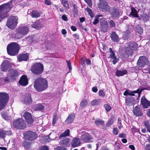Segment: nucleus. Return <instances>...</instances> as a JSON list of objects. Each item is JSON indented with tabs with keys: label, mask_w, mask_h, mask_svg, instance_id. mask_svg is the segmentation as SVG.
Here are the masks:
<instances>
[{
	"label": "nucleus",
	"mask_w": 150,
	"mask_h": 150,
	"mask_svg": "<svg viewBox=\"0 0 150 150\" xmlns=\"http://www.w3.org/2000/svg\"><path fill=\"white\" fill-rule=\"evenodd\" d=\"M34 87L37 91H42L48 87L47 80L42 78H38L35 81Z\"/></svg>",
	"instance_id": "nucleus-1"
},
{
	"label": "nucleus",
	"mask_w": 150,
	"mask_h": 150,
	"mask_svg": "<svg viewBox=\"0 0 150 150\" xmlns=\"http://www.w3.org/2000/svg\"><path fill=\"white\" fill-rule=\"evenodd\" d=\"M125 46V53L122 55V57L124 58L128 57L129 55H132L133 53V50H135L138 47L137 44L134 42L127 43Z\"/></svg>",
	"instance_id": "nucleus-2"
},
{
	"label": "nucleus",
	"mask_w": 150,
	"mask_h": 150,
	"mask_svg": "<svg viewBox=\"0 0 150 150\" xmlns=\"http://www.w3.org/2000/svg\"><path fill=\"white\" fill-rule=\"evenodd\" d=\"M13 7L11 2L0 6V21L7 17L6 13Z\"/></svg>",
	"instance_id": "nucleus-3"
},
{
	"label": "nucleus",
	"mask_w": 150,
	"mask_h": 150,
	"mask_svg": "<svg viewBox=\"0 0 150 150\" xmlns=\"http://www.w3.org/2000/svg\"><path fill=\"white\" fill-rule=\"evenodd\" d=\"M19 49L20 47L19 45L16 42L11 43L7 47V50L8 54L12 56L17 54Z\"/></svg>",
	"instance_id": "nucleus-4"
},
{
	"label": "nucleus",
	"mask_w": 150,
	"mask_h": 150,
	"mask_svg": "<svg viewBox=\"0 0 150 150\" xmlns=\"http://www.w3.org/2000/svg\"><path fill=\"white\" fill-rule=\"evenodd\" d=\"M30 69L32 72L34 74H40L43 71L44 66L40 63H36L32 66Z\"/></svg>",
	"instance_id": "nucleus-5"
},
{
	"label": "nucleus",
	"mask_w": 150,
	"mask_h": 150,
	"mask_svg": "<svg viewBox=\"0 0 150 150\" xmlns=\"http://www.w3.org/2000/svg\"><path fill=\"white\" fill-rule=\"evenodd\" d=\"M9 100V96L5 93H0V110L4 109Z\"/></svg>",
	"instance_id": "nucleus-6"
},
{
	"label": "nucleus",
	"mask_w": 150,
	"mask_h": 150,
	"mask_svg": "<svg viewBox=\"0 0 150 150\" xmlns=\"http://www.w3.org/2000/svg\"><path fill=\"white\" fill-rule=\"evenodd\" d=\"M29 28L26 26H23L17 29V33L16 34V36L17 38H21L24 35L27 34Z\"/></svg>",
	"instance_id": "nucleus-7"
},
{
	"label": "nucleus",
	"mask_w": 150,
	"mask_h": 150,
	"mask_svg": "<svg viewBox=\"0 0 150 150\" xmlns=\"http://www.w3.org/2000/svg\"><path fill=\"white\" fill-rule=\"evenodd\" d=\"M24 136L26 139L31 141L35 140L38 137L36 133L31 131L25 132L24 134Z\"/></svg>",
	"instance_id": "nucleus-8"
},
{
	"label": "nucleus",
	"mask_w": 150,
	"mask_h": 150,
	"mask_svg": "<svg viewBox=\"0 0 150 150\" xmlns=\"http://www.w3.org/2000/svg\"><path fill=\"white\" fill-rule=\"evenodd\" d=\"M17 18L15 16H12L8 18L6 25L11 29H13L17 24Z\"/></svg>",
	"instance_id": "nucleus-9"
},
{
	"label": "nucleus",
	"mask_w": 150,
	"mask_h": 150,
	"mask_svg": "<svg viewBox=\"0 0 150 150\" xmlns=\"http://www.w3.org/2000/svg\"><path fill=\"white\" fill-rule=\"evenodd\" d=\"M13 125L15 127L20 129H23L26 126L24 120L21 118L14 120L13 122Z\"/></svg>",
	"instance_id": "nucleus-10"
},
{
	"label": "nucleus",
	"mask_w": 150,
	"mask_h": 150,
	"mask_svg": "<svg viewBox=\"0 0 150 150\" xmlns=\"http://www.w3.org/2000/svg\"><path fill=\"white\" fill-rule=\"evenodd\" d=\"M25 119V121L28 125L32 124L33 121L31 114L28 112L25 111L23 116Z\"/></svg>",
	"instance_id": "nucleus-11"
},
{
	"label": "nucleus",
	"mask_w": 150,
	"mask_h": 150,
	"mask_svg": "<svg viewBox=\"0 0 150 150\" xmlns=\"http://www.w3.org/2000/svg\"><path fill=\"white\" fill-rule=\"evenodd\" d=\"M109 50L110 54L109 57L111 59V61L115 64L119 61V59L115 55L114 51L112 50L111 48H110Z\"/></svg>",
	"instance_id": "nucleus-12"
},
{
	"label": "nucleus",
	"mask_w": 150,
	"mask_h": 150,
	"mask_svg": "<svg viewBox=\"0 0 150 150\" xmlns=\"http://www.w3.org/2000/svg\"><path fill=\"white\" fill-rule=\"evenodd\" d=\"M19 75L18 73L16 70L12 69L9 71L8 74V77L11 80H15Z\"/></svg>",
	"instance_id": "nucleus-13"
},
{
	"label": "nucleus",
	"mask_w": 150,
	"mask_h": 150,
	"mask_svg": "<svg viewBox=\"0 0 150 150\" xmlns=\"http://www.w3.org/2000/svg\"><path fill=\"white\" fill-rule=\"evenodd\" d=\"M98 7L103 11H108L109 10L110 7L108 3L104 1H102L98 5Z\"/></svg>",
	"instance_id": "nucleus-14"
},
{
	"label": "nucleus",
	"mask_w": 150,
	"mask_h": 150,
	"mask_svg": "<svg viewBox=\"0 0 150 150\" xmlns=\"http://www.w3.org/2000/svg\"><path fill=\"white\" fill-rule=\"evenodd\" d=\"M143 89L142 88H138L136 91H131L129 90H126L124 93V95L125 96L130 95L132 96H135V93H138L139 95L140 94Z\"/></svg>",
	"instance_id": "nucleus-15"
},
{
	"label": "nucleus",
	"mask_w": 150,
	"mask_h": 150,
	"mask_svg": "<svg viewBox=\"0 0 150 150\" xmlns=\"http://www.w3.org/2000/svg\"><path fill=\"white\" fill-rule=\"evenodd\" d=\"M110 12L112 17L113 18H118L120 16V13L117 8L112 7L110 9Z\"/></svg>",
	"instance_id": "nucleus-16"
},
{
	"label": "nucleus",
	"mask_w": 150,
	"mask_h": 150,
	"mask_svg": "<svg viewBox=\"0 0 150 150\" xmlns=\"http://www.w3.org/2000/svg\"><path fill=\"white\" fill-rule=\"evenodd\" d=\"M147 61V58L144 56L140 57L137 62V65L140 67H143Z\"/></svg>",
	"instance_id": "nucleus-17"
},
{
	"label": "nucleus",
	"mask_w": 150,
	"mask_h": 150,
	"mask_svg": "<svg viewBox=\"0 0 150 150\" xmlns=\"http://www.w3.org/2000/svg\"><path fill=\"white\" fill-rule=\"evenodd\" d=\"M100 29L101 31L105 32L107 31L108 28V26L106 21L104 20L100 22Z\"/></svg>",
	"instance_id": "nucleus-18"
},
{
	"label": "nucleus",
	"mask_w": 150,
	"mask_h": 150,
	"mask_svg": "<svg viewBox=\"0 0 150 150\" xmlns=\"http://www.w3.org/2000/svg\"><path fill=\"white\" fill-rule=\"evenodd\" d=\"M11 67L10 62L8 61H4L1 65V69L2 71H6Z\"/></svg>",
	"instance_id": "nucleus-19"
},
{
	"label": "nucleus",
	"mask_w": 150,
	"mask_h": 150,
	"mask_svg": "<svg viewBox=\"0 0 150 150\" xmlns=\"http://www.w3.org/2000/svg\"><path fill=\"white\" fill-rule=\"evenodd\" d=\"M28 83V81L27 76L25 75H22L19 81V84L20 85L24 86H26Z\"/></svg>",
	"instance_id": "nucleus-20"
},
{
	"label": "nucleus",
	"mask_w": 150,
	"mask_h": 150,
	"mask_svg": "<svg viewBox=\"0 0 150 150\" xmlns=\"http://www.w3.org/2000/svg\"><path fill=\"white\" fill-rule=\"evenodd\" d=\"M141 102L142 106L144 108H147L150 106V101L147 100L144 96L142 97Z\"/></svg>",
	"instance_id": "nucleus-21"
},
{
	"label": "nucleus",
	"mask_w": 150,
	"mask_h": 150,
	"mask_svg": "<svg viewBox=\"0 0 150 150\" xmlns=\"http://www.w3.org/2000/svg\"><path fill=\"white\" fill-rule=\"evenodd\" d=\"M81 144L80 139L77 138H74L71 141V144L73 147H75L79 146Z\"/></svg>",
	"instance_id": "nucleus-22"
},
{
	"label": "nucleus",
	"mask_w": 150,
	"mask_h": 150,
	"mask_svg": "<svg viewBox=\"0 0 150 150\" xmlns=\"http://www.w3.org/2000/svg\"><path fill=\"white\" fill-rule=\"evenodd\" d=\"M70 140L67 138H65L62 139L60 142V144L62 145L65 147H68L70 146Z\"/></svg>",
	"instance_id": "nucleus-23"
},
{
	"label": "nucleus",
	"mask_w": 150,
	"mask_h": 150,
	"mask_svg": "<svg viewBox=\"0 0 150 150\" xmlns=\"http://www.w3.org/2000/svg\"><path fill=\"white\" fill-rule=\"evenodd\" d=\"M128 29L126 31L125 34H124L126 37L125 38H128L130 34V31H132L134 29V27L132 24H129L127 26Z\"/></svg>",
	"instance_id": "nucleus-24"
},
{
	"label": "nucleus",
	"mask_w": 150,
	"mask_h": 150,
	"mask_svg": "<svg viewBox=\"0 0 150 150\" xmlns=\"http://www.w3.org/2000/svg\"><path fill=\"white\" fill-rule=\"evenodd\" d=\"M110 37L112 40L115 42H117L119 41V39L118 35L115 32H112V33Z\"/></svg>",
	"instance_id": "nucleus-25"
},
{
	"label": "nucleus",
	"mask_w": 150,
	"mask_h": 150,
	"mask_svg": "<svg viewBox=\"0 0 150 150\" xmlns=\"http://www.w3.org/2000/svg\"><path fill=\"white\" fill-rule=\"evenodd\" d=\"M133 112L134 114L136 116H142V115L141 109L138 106L135 107L133 109Z\"/></svg>",
	"instance_id": "nucleus-26"
},
{
	"label": "nucleus",
	"mask_w": 150,
	"mask_h": 150,
	"mask_svg": "<svg viewBox=\"0 0 150 150\" xmlns=\"http://www.w3.org/2000/svg\"><path fill=\"white\" fill-rule=\"evenodd\" d=\"M81 138L85 142H89L91 141V137L88 133H85L82 136Z\"/></svg>",
	"instance_id": "nucleus-27"
},
{
	"label": "nucleus",
	"mask_w": 150,
	"mask_h": 150,
	"mask_svg": "<svg viewBox=\"0 0 150 150\" xmlns=\"http://www.w3.org/2000/svg\"><path fill=\"white\" fill-rule=\"evenodd\" d=\"M75 117V115L74 114H70L65 121V123L67 124L71 123L74 120Z\"/></svg>",
	"instance_id": "nucleus-28"
},
{
	"label": "nucleus",
	"mask_w": 150,
	"mask_h": 150,
	"mask_svg": "<svg viewBox=\"0 0 150 150\" xmlns=\"http://www.w3.org/2000/svg\"><path fill=\"white\" fill-rule=\"evenodd\" d=\"M29 56L27 53L20 55L18 57V60L20 62L22 61H27L28 59Z\"/></svg>",
	"instance_id": "nucleus-29"
},
{
	"label": "nucleus",
	"mask_w": 150,
	"mask_h": 150,
	"mask_svg": "<svg viewBox=\"0 0 150 150\" xmlns=\"http://www.w3.org/2000/svg\"><path fill=\"white\" fill-rule=\"evenodd\" d=\"M22 101L25 103L26 104H28L30 103L32 101L30 95L29 94L26 95L23 99Z\"/></svg>",
	"instance_id": "nucleus-30"
},
{
	"label": "nucleus",
	"mask_w": 150,
	"mask_h": 150,
	"mask_svg": "<svg viewBox=\"0 0 150 150\" xmlns=\"http://www.w3.org/2000/svg\"><path fill=\"white\" fill-rule=\"evenodd\" d=\"M127 73V71L126 70H117L116 72V75L117 76H123Z\"/></svg>",
	"instance_id": "nucleus-31"
},
{
	"label": "nucleus",
	"mask_w": 150,
	"mask_h": 150,
	"mask_svg": "<svg viewBox=\"0 0 150 150\" xmlns=\"http://www.w3.org/2000/svg\"><path fill=\"white\" fill-rule=\"evenodd\" d=\"M31 26L32 27L36 29H39L42 27L41 24L39 22H36L33 23Z\"/></svg>",
	"instance_id": "nucleus-32"
},
{
	"label": "nucleus",
	"mask_w": 150,
	"mask_h": 150,
	"mask_svg": "<svg viewBox=\"0 0 150 150\" xmlns=\"http://www.w3.org/2000/svg\"><path fill=\"white\" fill-rule=\"evenodd\" d=\"M131 11L130 14L131 16L135 17H138V15L137 14V11L133 7H131Z\"/></svg>",
	"instance_id": "nucleus-33"
},
{
	"label": "nucleus",
	"mask_w": 150,
	"mask_h": 150,
	"mask_svg": "<svg viewBox=\"0 0 150 150\" xmlns=\"http://www.w3.org/2000/svg\"><path fill=\"white\" fill-rule=\"evenodd\" d=\"M31 16L33 18H38L40 16V13L36 11H33L31 12Z\"/></svg>",
	"instance_id": "nucleus-34"
},
{
	"label": "nucleus",
	"mask_w": 150,
	"mask_h": 150,
	"mask_svg": "<svg viewBox=\"0 0 150 150\" xmlns=\"http://www.w3.org/2000/svg\"><path fill=\"white\" fill-rule=\"evenodd\" d=\"M125 102L127 105H132L133 102V98L131 97L129 98L127 97L125 100Z\"/></svg>",
	"instance_id": "nucleus-35"
},
{
	"label": "nucleus",
	"mask_w": 150,
	"mask_h": 150,
	"mask_svg": "<svg viewBox=\"0 0 150 150\" xmlns=\"http://www.w3.org/2000/svg\"><path fill=\"white\" fill-rule=\"evenodd\" d=\"M101 102V100L99 99H96L91 101V104L92 105H99Z\"/></svg>",
	"instance_id": "nucleus-36"
},
{
	"label": "nucleus",
	"mask_w": 150,
	"mask_h": 150,
	"mask_svg": "<svg viewBox=\"0 0 150 150\" xmlns=\"http://www.w3.org/2000/svg\"><path fill=\"white\" fill-rule=\"evenodd\" d=\"M144 125L147 129V131L150 132V121L146 120L144 121Z\"/></svg>",
	"instance_id": "nucleus-37"
},
{
	"label": "nucleus",
	"mask_w": 150,
	"mask_h": 150,
	"mask_svg": "<svg viewBox=\"0 0 150 150\" xmlns=\"http://www.w3.org/2000/svg\"><path fill=\"white\" fill-rule=\"evenodd\" d=\"M70 135V130L69 129L66 130L64 132L60 134L59 138L63 137H66L69 136Z\"/></svg>",
	"instance_id": "nucleus-38"
},
{
	"label": "nucleus",
	"mask_w": 150,
	"mask_h": 150,
	"mask_svg": "<svg viewBox=\"0 0 150 150\" xmlns=\"http://www.w3.org/2000/svg\"><path fill=\"white\" fill-rule=\"evenodd\" d=\"M22 145L25 148L28 149L30 148V143L24 140L22 143Z\"/></svg>",
	"instance_id": "nucleus-39"
},
{
	"label": "nucleus",
	"mask_w": 150,
	"mask_h": 150,
	"mask_svg": "<svg viewBox=\"0 0 150 150\" xmlns=\"http://www.w3.org/2000/svg\"><path fill=\"white\" fill-rule=\"evenodd\" d=\"M104 121L100 119H96L95 122V124L98 126L102 125L104 123Z\"/></svg>",
	"instance_id": "nucleus-40"
},
{
	"label": "nucleus",
	"mask_w": 150,
	"mask_h": 150,
	"mask_svg": "<svg viewBox=\"0 0 150 150\" xmlns=\"http://www.w3.org/2000/svg\"><path fill=\"white\" fill-rule=\"evenodd\" d=\"M8 132H6L5 131L0 129V137L4 138L5 137L6 134L8 135L9 134Z\"/></svg>",
	"instance_id": "nucleus-41"
},
{
	"label": "nucleus",
	"mask_w": 150,
	"mask_h": 150,
	"mask_svg": "<svg viewBox=\"0 0 150 150\" xmlns=\"http://www.w3.org/2000/svg\"><path fill=\"white\" fill-rule=\"evenodd\" d=\"M44 108V106L42 105L38 104L35 106V110L36 111L40 110H43Z\"/></svg>",
	"instance_id": "nucleus-42"
},
{
	"label": "nucleus",
	"mask_w": 150,
	"mask_h": 150,
	"mask_svg": "<svg viewBox=\"0 0 150 150\" xmlns=\"http://www.w3.org/2000/svg\"><path fill=\"white\" fill-rule=\"evenodd\" d=\"M87 103L88 101L86 100H83L80 103V106L81 107L83 108L87 105Z\"/></svg>",
	"instance_id": "nucleus-43"
},
{
	"label": "nucleus",
	"mask_w": 150,
	"mask_h": 150,
	"mask_svg": "<svg viewBox=\"0 0 150 150\" xmlns=\"http://www.w3.org/2000/svg\"><path fill=\"white\" fill-rule=\"evenodd\" d=\"M1 115L2 117L6 120H8L10 118V117L8 116L7 114L4 112H1Z\"/></svg>",
	"instance_id": "nucleus-44"
},
{
	"label": "nucleus",
	"mask_w": 150,
	"mask_h": 150,
	"mask_svg": "<svg viewBox=\"0 0 150 150\" xmlns=\"http://www.w3.org/2000/svg\"><path fill=\"white\" fill-rule=\"evenodd\" d=\"M87 11L88 12V14L90 15L91 18H93L94 17L92 10L89 8H87L86 9Z\"/></svg>",
	"instance_id": "nucleus-45"
},
{
	"label": "nucleus",
	"mask_w": 150,
	"mask_h": 150,
	"mask_svg": "<svg viewBox=\"0 0 150 150\" xmlns=\"http://www.w3.org/2000/svg\"><path fill=\"white\" fill-rule=\"evenodd\" d=\"M104 107L107 112H109L111 109L110 106L107 104H105L104 105Z\"/></svg>",
	"instance_id": "nucleus-46"
},
{
	"label": "nucleus",
	"mask_w": 150,
	"mask_h": 150,
	"mask_svg": "<svg viewBox=\"0 0 150 150\" xmlns=\"http://www.w3.org/2000/svg\"><path fill=\"white\" fill-rule=\"evenodd\" d=\"M109 23L110 28H112L115 27V24L113 20H110L109 22Z\"/></svg>",
	"instance_id": "nucleus-47"
},
{
	"label": "nucleus",
	"mask_w": 150,
	"mask_h": 150,
	"mask_svg": "<svg viewBox=\"0 0 150 150\" xmlns=\"http://www.w3.org/2000/svg\"><path fill=\"white\" fill-rule=\"evenodd\" d=\"M57 120V116L56 115H53L52 120V124L54 125L56 123Z\"/></svg>",
	"instance_id": "nucleus-48"
},
{
	"label": "nucleus",
	"mask_w": 150,
	"mask_h": 150,
	"mask_svg": "<svg viewBox=\"0 0 150 150\" xmlns=\"http://www.w3.org/2000/svg\"><path fill=\"white\" fill-rule=\"evenodd\" d=\"M119 132L118 129L117 128H114L113 129L112 132L114 135H116L118 134Z\"/></svg>",
	"instance_id": "nucleus-49"
},
{
	"label": "nucleus",
	"mask_w": 150,
	"mask_h": 150,
	"mask_svg": "<svg viewBox=\"0 0 150 150\" xmlns=\"http://www.w3.org/2000/svg\"><path fill=\"white\" fill-rule=\"evenodd\" d=\"M137 32H138V33L139 34H142V33H143V30L142 29V28L139 26L137 29Z\"/></svg>",
	"instance_id": "nucleus-50"
},
{
	"label": "nucleus",
	"mask_w": 150,
	"mask_h": 150,
	"mask_svg": "<svg viewBox=\"0 0 150 150\" xmlns=\"http://www.w3.org/2000/svg\"><path fill=\"white\" fill-rule=\"evenodd\" d=\"M98 93L99 94V95L100 96L104 97L105 96V94L103 90H101L99 91Z\"/></svg>",
	"instance_id": "nucleus-51"
},
{
	"label": "nucleus",
	"mask_w": 150,
	"mask_h": 150,
	"mask_svg": "<svg viewBox=\"0 0 150 150\" xmlns=\"http://www.w3.org/2000/svg\"><path fill=\"white\" fill-rule=\"evenodd\" d=\"M113 123V121L112 120H110L108 121L106 124V126L107 127L110 126Z\"/></svg>",
	"instance_id": "nucleus-52"
},
{
	"label": "nucleus",
	"mask_w": 150,
	"mask_h": 150,
	"mask_svg": "<svg viewBox=\"0 0 150 150\" xmlns=\"http://www.w3.org/2000/svg\"><path fill=\"white\" fill-rule=\"evenodd\" d=\"M84 1L87 3L89 6L90 7L92 6V4L91 0H84Z\"/></svg>",
	"instance_id": "nucleus-53"
},
{
	"label": "nucleus",
	"mask_w": 150,
	"mask_h": 150,
	"mask_svg": "<svg viewBox=\"0 0 150 150\" xmlns=\"http://www.w3.org/2000/svg\"><path fill=\"white\" fill-rule=\"evenodd\" d=\"M38 150H49L48 148L46 146L39 148Z\"/></svg>",
	"instance_id": "nucleus-54"
},
{
	"label": "nucleus",
	"mask_w": 150,
	"mask_h": 150,
	"mask_svg": "<svg viewBox=\"0 0 150 150\" xmlns=\"http://www.w3.org/2000/svg\"><path fill=\"white\" fill-rule=\"evenodd\" d=\"M67 65L68 66V67L69 69V70H71L72 69L71 63L69 61H67Z\"/></svg>",
	"instance_id": "nucleus-55"
},
{
	"label": "nucleus",
	"mask_w": 150,
	"mask_h": 150,
	"mask_svg": "<svg viewBox=\"0 0 150 150\" xmlns=\"http://www.w3.org/2000/svg\"><path fill=\"white\" fill-rule=\"evenodd\" d=\"M45 4L47 5H50L52 4L50 0H45Z\"/></svg>",
	"instance_id": "nucleus-56"
},
{
	"label": "nucleus",
	"mask_w": 150,
	"mask_h": 150,
	"mask_svg": "<svg viewBox=\"0 0 150 150\" xmlns=\"http://www.w3.org/2000/svg\"><path fill=\"white\" fill-rule=\"evenodd\" d=\"M126 137V135L123 133L120 134L119 135V137L120 138H125Z\"/></svg>",
	"instance_id": "nucleus-57"
},
{
	"label": "nucleus",
	"mask_w": 150,
	"mask_h": 150,
	"mask_svg": "<svg viewBox=\"0 0 150 150\" xmlns=\"http://www.w3.org/2000/svg\"><path fill=\"white\" fill-rule=\"evenodd\" d=\"M66 149L63 148L62 147H58L56 148L54 150H66Z\"/></svg>",
	"instance_id": "nucleus-58"
},
{
	"label": "nucleus",
	"mask_w": 150,
	"mask_h": 150,
	"mask_svg": "<svg viewBox=\"0 0 150 150\" xmlns=\"http://www.w3.org/2000/svg\"><path fill=\"white\" fill-rule=\"evenodd\" d=\"M64 6L66 8L68 9L69 8V5L68 4L67 2L64 3L63 4Z\"/></svg>",
	"instance_id": "nucleus-59"
},
{
	"label": "nucleus",
	"mask_w": 150,
	"mask_h": 150,
	"mask_svg": "<svg viewBox=\"0 0 150 150\" xmlns=\"http://www.w3.org/2000/svg\"><path fill=\"white\" fill-rule=\"evenodd\" d=\"M92 91L94 92H96L98 91V88L97 86H94L92 88Z\"/></svg>",
	"instance_id": "nucleus-60"
},
{
	"label": "nucleus",
	"mask_w": 150,
	"mask_h": 150,
	"mask_svg": "<svg viewBox=\"0 0 150 150\" xmlns=\"http://www.w3.org/2000/svg\"><path fill=\"white\" fill-rule=\"evenodd\" d=\"M129 148L132 150H135V148L134 146L133 145H130L129 146Z\"/></svg>",
	"instance_id": "nucleus-61"
},
{
	"label": "nucleus",
	"mask_w": 150,
	"mask_h": 150,
	"mask_svg": "<svg viewBox=\"0 0 150 150\" xmlns=\"http://www.w3.org/2000/svg\"><path fill=\"white\" fill-rule=\"evenodd\" d=\"M62 19L64 21H67V17L65 15H63L62 16Z\"/></svg>",
	"instance_id": "nucleus-62"
},
{
	"label": "nucleus",
	"mask_w": 150,
	"mask_h": 150,
	"mask_svg": "<svg viewBox=\"0 0 150 150\" xmlns=\"http://www.w3.org/2000/svg\"><path fill=\"white\" fill-rule=\"evenodd\" d=\"M145 148L146 150H150V144H148L146 145Z\"/></svg>",
	"instance_id": "nucleus-63"
},
{
	"label": "nucleus",
	"mask_w": 150,
	"mask_h": 150,
	"mask_svg": "<svg viewBox=\"0 0 150 150\" xmlns=\"http://www.w3.org/2000/svg\"><path fill=\"white\" fill-rule=\"evenodd\" d=\"M99 22V20L98 18H96L95 21L93 22V24L94 25H96Z\"/></svg>",
	"instance_id": "nucleus-64"
}]
</instances>
